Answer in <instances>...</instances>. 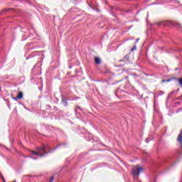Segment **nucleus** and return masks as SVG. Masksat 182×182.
Instances as JSON below:
<instances>
[{
  "mask_svg": "<svg viewBox=\"0 0 182 182\" xmlns=\"http://www.w3.org/2000/svg\"><path fill=\"white\" fill-rule=\"evenodd\" d=\"M60 146H62V144L58 145L57 147L52 149L49 147V145H43L41 147L37 148L36 151H30V153L34 156H38V157H45L48 153H52V151L56 150Z\"/></svg>",
  "mask_w": 182,
  "mask_h": 182,
  "instance_id": "1",
  "label": "nucleus"
},
{
  "mask_svg": "<svg viewBox=\"0 0 182 182\" xmlns=\"http://www.w3.org/2000/svg\"><path fill=\"white\" fill-rule=\"evenodd\" d=\"M166 82H171V79L167 80Z\"/></svg>",
  "mask_w": 182,
  "mask_h": 182,
  "instance_id": "12",
  "label": "nucleus"
},
{
  "mask_svg": "<svg viewBox=\"0 0 182 182\" xmlns=\"http://www.w3.org/2000/svg\"><path fill=\"white\" fill-rule=\"evenodd\" d=\"M143 170V168L139 165L134 167L132 170V174L134 178H139V176H140V173H141Z\"/></svg>",
  "mask_w": 182,
  "mask_h": 182,
  "instance_id": "2",
  "label": "nucleus"
},
{
  "mask_svg": "<svg viewBox=\"0 0 182 182\" xmlns=\"http://www.w3.org/2000/svg\"><path fill=\"white\" fill-rule=\"evenodd\" d=\"M174 93V91H172L170 95H173Z\"/></svg>",
  "mask_w": 182,
  "mask_h": 182,
  "instance_id": "14",
  "label": "nucleus"
},
{
  "mask_svg": "<svg viewBox=\"0 0 182 182\" xmlns=\"http://www.w3.org/2000/svg\"><path fill=\"white\" fill-rule=\"evenodd\" d=\"M139 41H140V38H137L136 40V43H137L138 42H139Z\"/></svg>",
  "mask_w": 182,
  "mask_h": 182,
  "instance_id": "11",
  "label": "nucleus"
},
{
  "mask_svg": "<svg viewBox=\"0 0 182 182\" xmlns=\"http://www.w3.org/2000/svg\"><path fill=\"white\" fill-rule=\"evenodd\" d=\"M93 135L90 134V137H92Z\"/></svg>",
  "mask_w": 182,
  "mask_h": 182,
  "instance_id": "18",
  "label": "nucleus"
},
{
  "mask_svg": "<svg viewBox=\"0 0 182 182\" xmlns=\"http://www.w3.org/2000/svg\"><path fill=\"white\" fill-rule=\"evenodd\" d=\"M35 55H36L34 54L33 55H31V58H32V57H33V56H35Z\"/></svg>",
  "mask_w": 182,
  "mask_h": 182,
  "instance_id": "16",
  "label": "nucleus"
},
{
  "mask_svg": "<svg viewBox=\"0 0 182 182\" xmlns=\"http://www.w3.org/2000/svg\"><path fill=\"white\" fill-rule=\"evenodd\" d=\"M36 159H38V158H33L34 160H36Z\"/></svg>",
  "mask_w": 182,
  "mask_h": 182,
  "instance_id": "17",
  "label": "nucleus"
},
{
  "mask_svg": "<svg viewBox=\"0 0 182 182\" xmlns=\"http://www.w3.org/2000/svg\"><path fill=\"white\" fill-rule=\"evenodd\" d=\"M65 106H68V102H65V103L64 104Z\"/></svg>",
  "mask_w": 182,
  "mask_h": 182,
  "instance_id": "13",
  "label": "nucleus"
},
{
  "mask_svg": "<svg viewBox=\"0 0 182 182\" xmlns=\"http://www.w3.org/2000/svg\"><path fill=\"white\" fill-rule=\"evenodd\" d=\"M151 140V139L147 138V139H146V143H149Z\"/></svg>",
  "mask_w": 182,
  "mask_h": 182,
  "instance_id": "10",
  "label": "nucleus"
},
{
  "mask_svg": "<svg viewBox=\"0 0 182 182\" xmlns=\"http://www.w3.org/2000/svg\"><path fill=\"white\" fill-rule=\"evenodd\" d=\"M23 97V93L22 92H19L17 97H14V100H18V99H22Z\"/></svg>",
  "mask_w": 182,
  "mask_h": 182,
  "instance_id": "5",
  "label": "nucleus"
},
{
  "mask_svg": "<svg viewBox=\"0 0 182 182\" xmlns=\"http://www.w3.org/2000/svg\"><path fill=\"white\" fill-rule=\"evenodd\" d=\"M177 140H178V141H179V143H181V148L182 149V129L178 136Z\"/></svg>",
  "mask_w": 182,
  "mask_h": 182,
  "instance_id": "4",
  "label": "nucleus"
},
{
  "mask_svg": "<svg viewBox=\"0 0 182 182\" xmlns=\"http://www.w3.org/2000/svg\"><path fill=\"white\" fill-rule=\"evenodd\" d=\"M95 62L96 65H100V63H102V60H100V58L99 57H95Z\"/></svg>",
  "mask_w": 182,
  "mask_h": 182,
  "instance_id": "6",
  "label": "nucleus"
},
{
  "mask_svg": "<svg viewBox=\"0 0 182 182\" xmlns=\"http://www.w3.org/2000/svg\"><path fill=\"white\" fill-rule=\"evenodd\" d=\"M53 180H55V177L52 176L50 178V182H53Z\"/></svg>",
  "mask_w": 182,
  "mask_h": 182,
  "instance_id": "9",
  "label": "nucleus"
},
{
  "mask_svg": "<svg viewBox=\"0 0 182 182\" xmlns=\"http://www.w3.org/2000/svg\"><path fill=\"white\" fill-rule=\"evenodd\" d=\"M162 82L164 83V82H167V80H163Z\"/></svg>",
  "mask_w": 182,
  "mask_h": 182,
  "instance_id": "15",
  "label": "nucleus"
},
{
  "mask_svg": "<svg viewBox=\"0 0 182 182\" xmlns=\"http://www.w3.org/2000/svg\"><path fill=\"white\" fill-rule=\"evenodd\" d=\"M137 49V47L136 46H134L131 50L133 51V50H136Z\"/></svg>",
  "mask_w": 182,
  "mask_h": 182,
  "instance_id": "7",
  "label": "nucleus"
},
{
  "mask_svg": "<svg viewBox=\"0 0 182 182\" xmlns=\"http://www.w3.org/2000/svg\"><path fill=\"white\" fill-rule=\"evenodd\" d=\"M161 25H164V26H171V25H174L176 26V28H179L181 29L182 28L181 24L178 23H174V22L170 21H164L161 23Z\"/></svg>",
  "mask_w": 182,
  "mask_h": 182,
  "instance_id": "3",
  "label": "nucleus"
},
{
  "mask_svg": "<svg viewBox=\"0 0 182 182\" xmlns=\"http://www.w3.org/2000/svg\"><path fill=\"white\" fill-rule=\"evenodd\" d=\"M164 95V92L160 91V92H159V96H161V95Z\"/></svg>",
  "mask_w": 182,
  "mask_h": 182,
  "instance_id": "8",
  "label": "nucleus"
}]
</instances>
